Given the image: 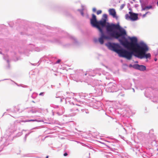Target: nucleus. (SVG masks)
<instances>
[{
	"label": "nucleus",
	"mask_w": 158,
	"mask_h": 158,
	"mask_svg": "<svg viewBox=\"0 0 158 158\" xmlns=\"http://www.w3.org/2000/svg\"><path fill=\"white\" fill-rule=\"evenodd\" d=\"M107 19V15L104 14L102 19L98 21L96 16L93 14L92 18L90 20L91 24L97 28L101 33L98 41L102 44L104 43V40H110L113 38L118 39L126 35L125 30L121 29L118 24L108 23L106 25Z\"/></svg>",
	"instance_id": "f257e3e1"
},
{
	"label": "nucleus",
	"mask_w": 158,
	"mask_h": 158,
	"mask_svg": "<svg viewBox=\"0 0 158 158\" xmlns=\"http://www.w3.org/2000/svg\"><path fill=\"white\" fill-rule=\"evenodd\" d=\"M131 42L127 40L123 41L120 40L121 43L128 49L131 50L128 51L123 48L118 44L109 43L107 46L110 50L118 53L121 57L125 58L129 60L131 59L133 55L139 57L141 55L144 54L149 50V48L146 44L142 42L139 44L137 43V39L135 37L130 39Z\"/></svg>",
	"instance_id": "f03ea898"
},
{
	"label": "nucleus",
	"mask_w": 158,
	"mask_h": 158,
	"mask_svg": "<svg viewBox=\"0 0 158 158\" xmlns=\"http://www.w3.org/2000/svg\"><path fill=\"white\" fill-rule=\"evenodd\" d=\"M130 15V20L132 21H135L138 19V15L137 14L134 13L131 11L129 12Z\"/></svg>",
	"instance_id": "7ed1b4c3"
},
{
	"label": "nucleus",
	"mask_w": 158,
	"mask_h": 158,
	"mask_svg": "<svg viewBox=\"0 0 158 158\" xmlns=\"http://www.w3.org/2000/svg\"><path fill=\"white\" fill-rule=\"evenodd\" d=\"M133 67L136 69L141 71H144L146 70V67L143 65H139L138 64H135L133 65Z\"/></svg>",
	"instance_id": "20e7f679"
},
{
	"label": "nucleus",
	"mask_w": 158,
	"mask_h": 158,
	"mask_svg": "<svg viewBox=\"0 0 158 158\" xmlns=\"http://www.w3.org/2000/svg\"><path fill=\"white\" fill-rule=\"evenodd\" d=\"M109 14L112 15L113 18H115L116 19H118V17L116 16V12L114 9H110L109 10Z\"/></svg>",
	"instance_id": "39448f33"
},
{
	"label": "nucleus",
	"mask_w": 158,
	"mask_h": 158,
	"mask_svg": "<svg viewBox=\"0 0 158 158\" xmlns=\"http://www.w3.org/2000/svg\"><path fill=\"white\" fill-rule=\"evenodd\" d=\"M151 57V55L150 53L146 54L144 53V54L142 55L139 56L138 58L140 59H142L143 58H145L146 59L149 58L150 59Z\"/></svg>",
	"instance_id": "423d86ee"
},
{
	"label": "nucleus",
	"mask_w": 158,
	"mask_h": 158,
	"mask_svg": "<svg viewBox=\"0 0 158 158\" xmlns=\"http://www.w3.org/2000/svg\"><path fill=\"white\" fill-rule=\"evenodd\" d=\"M152 8V6H146L145 7L143 8L142 9V10H148L151 9Z\"/></svg>",
	"instance_id": "0eeeda50"
},
{
	"label": "nucleus",
	"mask_w": 158,
	"mask_h": 158,
	"mask_svg": "<svg viewBox=\"0 0 158 158\" xmlns=\"http://www.w3.org/2000/svg\"><path fill=\"white\" fill-rule=\"evenodd\" d=\"M125 18L127 19H130V15L129 16L128 14H126L125 15Z\"/></svg>",
	"instance_id": "6e6552de"
},
{
	"label": "nucleus",
	"mask_w": 158,
	"mask_h": 158,
	"mask_svg": "<svg viewBox=\"0 0 158 158\" xmlns=\"http://www.w3.org/2000/svg\"><path fill=\"white\" fill-rule=\"evenodd\" d=\"M102 12V11L101 10H98L97 12V14L98 15L101 14Z\"/></svg>",
	"instance_id": "1a4fd4ad"
},
{
	"label": "nucleus",
	"mask_w": 158,
	"mask_h": 158,
	"mask_svg": "<svg viewBox=\"0 0 158 158\" xmlns=\"http://www.w3.org/2000/svg\"><path fill=\"white\" fill-rule=\"evenodd\" d=\"M125 6V4H123L122 5L120 6V9H122Z\"/></svg>",
	"instance_id": "9d476101"
},
{
	"label": "nucleus",
	"mask_w": 158,
	"mask_h": 158,
	"mask_svg": "<svg viewBox=\"0 0 158 158\" xmlns=\"http://www.w3.org/2000/svg\"><path fill=\"white\" fill-rule=\"evenodd\" d=\"M148 12H146L145 14H144L143 15V18L145 17V16H146V15L148 13Z\"/></svg>",
	"instance_id": "9b49d317"
},
{
	"label": "nucleus",
	"mask_w": 158,
	"mask_h": 158,
	"mask_svg": "<svg viewBox=\"0 0 158 158\" xmlns=\"http://www.w3.org/2000/svg\"><path fill=\"white\" fill-rule=\"evenodd\" d=\"M61 61V60L60 59L58 60L56 62V63H59Z\"/></svg>",
	"instance_id": "f8f14e48"
},
{
	"label": "nucleus",
	"mask_w": 158,
	"mask_h": 158,
	"mask_svg": "<svg viewBox=\"0 0 158 158\" xmlns=\"http://www.w3.org/2000/svg\"><path fill=\"white\" fill-rule=\"evenodd\" d=\"M93 11L94 12H95L96 11V9L95 8H94L93 9Z\"/></svg>",
	"instance_id": "ddd939ff"
},
{
	"label": "nucleus",
	"mask_w": 158,
	"mask_h": 158,
	"mask_svg": "<svg viewBox=\"0 0 158 158\" xmlns=\"http://www.w3.org/2000/svg\"><path fill=\"white\" fill-rule=\"evenodd\" d=\"M68 155V154L67 153H65L64 154V156H66Z\"/></svg>",
	"instance_id": "4468645a"
},
{
	"label": "nucleus",
	"mask_w": 158,
	"mask_h": 158,
	"mask_svg": "<svg viewBox=\"0 0 158 158\" xmlns=\"http://www.w3.org/2000/svg\"><path fill=\"white\" fill-rule=\"evenodd\" d=\"M154 53L155 54V55H157L158 53H157V52H155Z\"/></svg>",
	"instance_id": "2eb2a0df"
},
{
	"label": "nucleus",
	"mask_w": 158,
	"mask_h": 158,
	"mask_svg": "<svg viewBox=\"0 0 158 158\" xmlns=\"http://www.w3.org/2000/svg\"><path fill=\"white\" fill-rule=\"evenodd\" d=\"M35 121V120H31L29 121Z\"/></svg>",
	"instance_id": "dca6fc26"
},
{
	"label": "nucleus",
	"mask_w": 158,
	"mask_h": 158,
	"mask_svg": "<svg viewBox=\"0 0 158 158\" xmlns=\"http://www.w3.org/2000/svg\"><path fill=\"white\" fill-rule=\"evenodd\" d=\"M43 94V93H41L39 95H42Z\"/></svg>",
	"instance_id": "f3484780"
},
{
	"label": "nucleus",
	"mask_w": 158,
	"mask_h": 158,
	"mask_svg": "<svg viewBox=\"0 0 158 158\" xmlns=\"http://www.w3.org/2000/svg\"><path fill=\"white\" fill-rule=\"evenodd\" d=\"M157 58H155V59H154V60L155 61H156L157 60Z\"/></svg>",
	"instance_id": "a211bd4d"
},
{
	"label": "nucleus",
	"mask_w": 158,
	"mask_h": 158,
	"mask_svg": "<svg viewBox=\"0 0 158 158\" xmlns=\"http://www.w3.org/2000/svg\"><path fill=\"white\" fill-rule=\"evenodd\" d=\"M48 158V156H47L46 158Z\"/></svg>",
	"instance_id": "6ab92c4d"
},
{
	"label": "nucleus",
	"mask_w": 158,
	"mask_h": 158,
	"mask_svg": "<svg viewBox=\"0 0 158 158\" xmlns=\"http://www.w3.org/2000/svg\"><path fill=\"white\" fill-rule=\"evenodd\" d=\"M157 6H158V1L157 2Z\"/></svg>",
	"instance_id": "aec40b11"
},
{
	"label": "nucleus",
	"mask_w": 158,
	"mask_h": 158,
	"mask_svg": "<svg viewBox=\"0 0 158 158\" xmlns=\"http://www.w3.org/2000/svg\"><path fill=\"white\" fill-rule=\"evenodd\" d=\"M97 41V40H94V41H95V42H96Z\"/></svg>",
	"instance_id": "412c9836"
},
{
	"label": "nucleus",
	"mask_w": 158,
	"mask_h": 158,
	"mask_svg": "<svg viewBox=\"0 0 158 158\" xmlns=\"http://www.w3.org/2000/svg\"><path fill=\"white\" fill-rule=\"evenodd\" d=\"M132 65H130V66H131Z\"/></svg>",
	"instance_id": "4be33fe9"
}]
</instances>
